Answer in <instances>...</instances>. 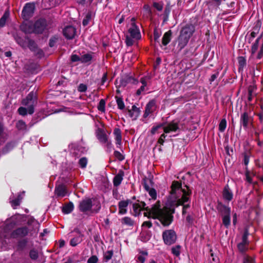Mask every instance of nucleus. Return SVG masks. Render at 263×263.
Masks as SVG:
<instances>
[{
	"label": "nucleus",
	"mask_w": 263,
	"mask_h": 263,
	"mask_svg": "<svg viewBox=\"0 0 263 263\" xmlns=\"http://www.w3.org/2000/svg\"><path fill=\"white\" fill-rule=\"evenodd\" d=\"M29 257L33 260H36L39 257L38 251L34 249H31L29 252Z\"/></svg>",
	"instance_id": "49"
},
{
	"label": "nucleus",
	"mask_w": 263,
	"mask_h": 263,
	"mask_svg": "<svg viewBox=\"0 0 263 263\" xmlns=\"http://www.w3.org/2000/svg\"><path fill=\"white\" fill-rule=\"evenodd\" d=\"M131 27L128 29V32L130 33V36L133 39H140L141 33L138 27L134 22L131 23Z\"/></svg>",
	"instance_id": "17"
},
{
	"label": "nucleus",
	"mask_w": 263,
	"mask_h": 263,
	"mask_svg": "<svg viewBox=\"0 0 263 263\" xmlns=\"http://www.w3.org/2000/svg\"><path fill=\"white\" fill-rule=\"evenodd\" d=\"M129 116L133 119V120L137 119L140 114V110L135 105L132 106L130 109H128Z\"/></svg>",
	"instance_id": "25"
},
{
	"label": "nucleus",
	"mask_w": 263,
	"mask_h": 263,
	"mask_svg": "<svg viewBox=\"0 0 263 263\" xmlns=\"http://www.w3.org/2000/svg\"><path fill=\"white\" fill-rule=\"evenodd\" d=\"M147 256V252L146 251H142L137 256V259L141 263H144L145 260V257Z\"/></svg>",
	"instance_id": "48"
},
{
	"label": "nucleus",
	"mask_w": 263,
	"mask_h": 263,
	"mask_svg": "<svg viewBox=\"0 0 263 263\" xmlns=\"http://www.w3.org/2000/svg\"><path fill=\"white\" fill-rule=\"evenodd\" d=\"M77 29L72 26L69 25L63 29V35L67 40L73 39L76 34Z\"/></svg>",
	"instance_id": "15"
},
{
	"label": "nucleus",
	"mask_w": 263,
	"mask_h": 263,
	"mask_svg": "<svg viewBox=\"0 0 263 263\" xmlns=\"http://www.w3.org/2000/svg\"><path fill=\"white\" fill-rule=\"evenodd\" d=\"M189 40L190 39L179 33V36L173 43H175L178 42V48L179 50H181L186 46Z\"/></svg>",
	"instance_id": "16"
},
{
	"label": "nucleus",
	"mask_w": 263,
	"mask_h": 263,
	"mask_svg": "<svg viewBox=\"0 0 263 263\" xmlns=\"http://www.w3.org/2000/svg\"><path fill=\"white\" fill-rule=\"evenodd\" d=\"M113 256V251H107L103 253V260L104 262H108Z\"/></svg>",
	"instance_id": "41"
},
{
	"label": "nucleus",
	"mask_w": 263,
	"mask_h": 263,
	"mask_svg": "<svg viewBox=\"0 0 263 263\" xmlns=\"http://www.w3.org/2000/svg\"><path fill=\"white\" fill-rule=\"evenodd\" d=\"M17 111L20 115L23 116H25L27 115V114L29 115H32L34 111V106L32 104L30 105L27 108L24 107H20Z\"/></svg>",
	"instance_id": "24"
},
{
	"label": "nucleus",
	"mask_w": 263,
	"mask_h": 263,
	"mask_svg": "<svg viewBox=\"0 0 263 263\" xmlns=\"http://www.w3.org/2000/svg\"><path fill=\"white\" fill-rule=\"evenodd\" d=\"M149 210L153 215V217L156 216L162 210V208H161L160 201L159 200L157 201L155 204H153L152 208H149Z\"/></svg>",
	"instance_id": "28"
},
{
	"label": "nucleus",
	"mask_w": 263,
	"mask_h": 263,
	"mask_svg": "<svg viewBox=\"0 0 263 263\" xmlns=\"http://www.w3.org/2000/svg\"><path fill=\"white\" fill-rule=\"evenodd\" d=\"M162 239L164 243L168 246L175 243L177 240V234L173 229L166 230L162 232Z\"/></svg>",
	"instance_id": "5"
},
{
	"label": "nucleus",
	"mask_w": 263,
	"mask_h": 263,
	"mask_svg": "<svg viewBox=\"0 0 263 263\" xmlns=\"http://www.w3.org/2000/svg\"><path fill=\"white\" fill-rule=\"evenodd\" d=\"M121 222L123 224L128 226H133L134 224V221L129 217H124L122 219Z\"/></svg>",
	"instance_id": "39"
},
{
	"label": "nucleus",
	"mask_w": 263,
	"mask_h": 263,
	"mask_svg": "<svg viewBox=\"0 0 263 263\" xmlns=\"http://www.w3.org/2000/svg\"><path fill=\"white\" fill-rule=\"evenodd\" d=\"M16 143L14 141L8 142L2 149V153L5 155L11 151L15 146Z\"/></svg>",
	"instance_id": "32"
},
{
	"label": "nucleus",
	"mask_w": 263,
	"mask_h": 263,
	"mask_svg": "<svg viewBox=\"0 0 263 263\" xmlns=\"http://www.w3.org/2000/svg\"><path fill=\"white\" fill-rule=\"evenodd\" d=\"M163 126V131L165 134H168L171 132H176L179 129L178 121L173 120L171 122L167 123Z\"/></svg>",
	"instance_id": "12"
},
{
	"label": "nucleus",
	"mask_w": 263,
	"mask_h": 263,
	"mask_svg": "<svg viewBox=\"0 0 263 263\" xmlns=\"http://www.w3.org/2000/svg\"><path fill=\"white\" fill-rule=\"evenodd\" d=\"M29 232V230L27 226L18 227L11 232L10 237L15 239L25 238Z\"/></svg>",
	"instance_id": "8"
},
{
	"label": "nucleus",
	"mask_w": 263,
	"mask_h": 263,
	"mask_svg": "<svg viewBox=\"0 0 263 263\" xmlns=\"http://www.w3.org/2000/svg\"><path fill=\"white\" fill-rule=\"evenodd\" d=\"M58 38L56 36H53L50 37L49 41V46L50 47H53L55 46V43L57 42Z\"/></svg>",
	"instance_id": "59"
},
{
	"label": "nucleus",
	"mask_w": 263,
	"mask_h": 263,
	"mask_svg": "<svg viewBox=\"0 0 263 263\" xmlns=\"http://www.w3.org/2000/svg\"><path fill=\"white\" fill-rule=\"evenodd\" d=\"M166 123L165 122H163V123H160L158 125H157L156 126H154L152 129H151V133L152 134V135H154L155 134V133H156L157 130L161 128V127H163V126L165 125Z\"/></svg>",
	"instance_id": "53"
},
{
	"label": "nucleus",
	"mask_w": 263,
	"mask_h": 263,
	"mask_svg": "<svg viewBox=\"0 0 263 263\" xmlns=\"http://www.w3.org/2000/svg\"><path fill=\"white\" fill-rule=\"evenodd\" d=\"M227 120L225 118L222 119L218 125V129L220 132H223L227 127Z\"/></svg>",
	"instance_id": "45"
},
{
	"label": "nucleus",
	"mask_w": 263,
	"mask_h": 263,
	"mask_svg": "<svg viewBox=\"0 0 263 263\" xmlns=\"http://www.w3.org/2000/svg\"><path fill=\"white\" fill-rule=\"evenodd\" d=\"M223 198L228 202L231 201L233 198V194L228 184H227L222 191Z\"/></svg>",
	"instance_id": "23"
},
{
	"label": "nucleus",
	"mask_w": 263,
	"mask_h": 263,
	"mask_svg": "<svg viewBox=\"0 0 263 263\" xmlns=\"http://www.w3.org/2000/svg\"><path fill=\"white\" fill-rule=\"evenodd\" d=\"M115 98L116 99L118 108L120 110L123 109L125 108V105L123 99L118 96H116Z\"/></svg>",
	"instance_id": "44"
},
{
	"label": "nucleus",
	"mask_w": 263,
	"mask_h": 263,
	"mask_svg": "<svg viewBox=\"0 0 263 263\" xmlns=\"http://www.w3.org/2000/svg\"><path fill=\"white\" fill-rule=\"evenodd\" d=\"M27 238L19 239L16 244V250L18 251H24L27 246Z\"/></svg>",
	"instance_id": "33"
},
{
	"label": "nucleus",
	"mask_w": 263,
	"mask_h": 263,
	"mask_svg": "<svg viewBox=\"0 0 263 263\" xmlns=\"http://www.w3.org/2000/svg\"><path fill=\"white\" fill-rule=\"evenodd\" d=\"M216 208L222 217V224L226 228H229L231 224V208L218 201Z\"/></svg>",
	"instance_id": "2"
},
{
	"label": "nucleus",
	"mask_w": 263,
	"mask_h": 263,
	"mask_svg": "<svg viewBox=\"0 0 263 263\" xmlns=\"http://www.w3.org/2000/svg\"><path fill=\"white\" fill-rule=\"evenodd\" d=\"M74 232L77 233L79 236L73 237L70 240V245L72 247H75L81 243L83 240L82 237L84 236L80 230L77 228L74 229Z\"/></svg>",
	"instance_id": "22"
},
{
	"label": "nucleus",
	"mask_w": 263,
	"mask_h": 263,
	"mask_svg": "<svg viewBox=\"0 0 263 263\" xmlns=\"http://www.w3.org/2000/svg\"><path fill=\"white\" fill-rule=\"evenodd\" d=\"M148 193V194L151 197L152 199L155 200L157 199V193L156 190L154 188L149 187L148 190H145Z\"/></svg>",
	"instance_id": "42"
},
{
	"label": "nucleus",
	"mask_w": 263,
	"mask_h": 263,
	"mask_svg": "<svg viewBox=\"0 0 263 263\" xmlns=\"http://www.w3.org/2000/svg\"><path fill=\"white\" fill-rule=\"evenodd\" d=\"M77 255H74L73 256L72 259L70 260L69 259L67 262H65V263H71L72 262H73L74 263H78L82 261H85L86 260L85 257L81 256L80 258V259H76V258L78 257Z\"/></svg>",
	"instance_id": "46"
},
{
	"label": "nucleus",
	"mask_w": 263,
	"mask_h": 263,
	"mask_svg": "<svg viewBox=\"0 0 263 263\" xmlns=\"http://www.w3.org/2000/svg\"><path fill=\"white\" fill-rule=\"evenodd\" d=\"M186 221L187 223V226L188 227H192L194 224V219L191 215H188L186 217Z\"/></svg>",
	"instance_id": "58"
},
{
	"label": "nucleus",
	"mask_w": 263,
	"mask_h": 263,
	"mask_svg": "<svg viewBox=\"0 0 263 263\" xmlns=\"http://www.w3.org/2000/svg\"><path fill=\"white\" fill-rule=\"evenodd\" d=\"M175 213L174 207L165 205L162 208V210L156 216L153 217V219H158L163 227H168L174 221L173 215Z\"/></svg>",
	"instance_id": "1"
},
{
	"label": "nucleus",
	"mask_w": 263,
	"mask_h": 263,
	"mask_svg": "<svg viewBox=\"0 0 263 263\" xmlns=\"http://www.w3.org/2000/svg\"><path fill=\"white\" fill-rule=\"evenodd\" d=\"M124 176V171L122 170H119L118 173L115 175L113 179V184L115 186L117 187L121 184Z\"/></svg>",
	"instance_id": "26"
},
{
	"label": "nucleus",
	"mask_w": 263,
	"mask_h": 263,
	"mask_svg": "<svg viewBox=\"0 0 263 263\" xmlns=\"http://www.w3.org/2000/svg\"><path fill=\"white\" fill-rule=\"evenodd\" d=\"M253 122V117L249 115L248 111H245L241 114L240 117V128L243 127V129H246L250 125H252Z\"/></svg>",
	"instance_id": "9"
},
{
	"label": "nucleus",
	"mask_w": 263,
	"mask_h": 263,
	"mask_svg": "<svg viewBox=\"0 0 263 263\" xmlns=\"http://www.w3.org/2000/svg\"><path fill=\"white\" fill-rule=\"evenodd\" d=\"M98 109L102 112H104L105 111V101L104 99H101L98 105Z\"/></svg>",
	"instance_id": "52"
},
{
	"label": "nucleus",
	"mask_w": 263,
	"mask_h": 263,
	"mask_svg": "<svg viewBox=\"0 0 263 263\" xmlns=\"http://www.w3.org/2000/svg\"><path fill=\"white\" fill-rule=\"evenodd\" d=\"M248 245H247L246 243H243L242 242H240L237 245V248L240 252H244L247 250V248L246 246Z\"/></svg>",
	"instance_id": "60"
},
{
	"label": "nucleus",
	"mask_w": 263,
	"mask_h": 263,
	"mask_svg": "<svg viewBox=\"0 0 263 263\" xmlns=\"http://www.w3.org/2000/svg\"><path fill=\"white\" fill-rule=\"evenodd\" d=\"M113 134L115 136L116 144L118 148H120L122 144V135L121 130L119 128H115L114 130Z\"/></svg>",
	"instance_id": "27"
},
{
	"label": "nucleus",
	"mask_w": 263,
	"mask_h": 263,
	"mask_svg": "<svg viewBox=\"0 0 263 263\" xmlns=\"http://www.w3.org/2000/svg\"><path fill=\"white\" fill-rule=\"evenodd\" d=\"M54 193L57 197H64L67 193V187L63 184H59L55 186Z\"/></svg>",
	"instance_id": "20"
},
{
	"label": "nucleus",
	"mask_w": 263,
	"mask_h": 263,
	"mask_svg": "<svg viewBox=\"0 0 263 263\" xmlns=\"http://www.w3.org/2000/svg\"><path fill=\"white\" fill-rule=\"evenodd\" d=\"M138 82L137 80L132 77H127L121 80V84L124 86L128 83L137 84Z\"/></svg>",
	"instance_id": "36"
},
{
	"label": "nucleus",
	"mask_w": 263,
	"mask_h": 263,
	"mask_svg": "<svg viewBox=\"0 0 263 263\" xmlns=\"http://www.w3.org/2000/svg\"><path fill=\"white\" fill-rule=\"evenodd\" d=\"M238 71L240 72V71H243L245 67L247 65V61L245 57L242 56H240L238 57Z\"/></svg>",
	"instance_id": "37"
},
{
	"label": "nucleus",
	"mask_w": 263,
	"mask_h": 263,
	"mask_svg": "<svg viewBox=\"0 0 263 263\" xmlns=\"http://www.w3.org/2000/svg\"><path fill=\"white\" fill-rule=\"evenodd\" d=\"M114 155L120 161H122L125 159L124 156L118 151H114Z\"/></svg>",
	"instance_id": "57"
},
{
	"label": "nucleus",
	"mask_w": 263,
	"mask_h": 263,
	"mask_svg": "<svg viewBox=\"0 0 263 263\" xmlns=\"http://www.w3.org/2000/svg\"><path fill=\"white\" fill-rule=\"evenodd\" d=\"M13 36L15 41L23 49H26L27 48V39L26 36L22 37L20 34L17 33H14Z\"/></svg>",
	"instance_id": "18"
},
{
	"label": "nucleus",
	"mask_w": 263,
	"mask_h": 263,
	"mask_svg": "<svg viewBox=\"0 0 263 263\" xmlns=\"http://www.w3.org/2000/svg\"><path fill=\"white\" fill-rule=\"evenodd\" d=\"M10 16L9 10L5 11L4 13L0 18V27L2 28L5 26L6 23Z\"/></svg>",
	"instance_id": "38"
},
{
	"label": "nucleus",
	"mask_w": 263,
	"mask_h": 263,
	"mask_svg": "<svg viewBox=\"0 0 263 263\" xmlns=\"http://www.w3.org/2000/svg\"><path fill=\"white\" fill-rule=\"evenodd\" d=\"M153 6L159 11H162L163 8L162 3L154 2Z\"/></svg>",
	"instance_id": "61"
},
{
	"label": "nucleus",
	"mask_w": 263,
	"mask_h": 263,
	"mask_svg": "<svg viewBox=\"0 0 263 263\" xmlns=\"http://www.w3.org/2000/svg\"><path fill=\"white\" fill-rule=\"evenodd\" d=\"M35 5L33 2H29L25 4L22 11V17L26 21L31 18L34 13Z\"/></svg>",
	"instance_id": "6"
},
{
	"label": "nucleus",
	"mask_w": 263,
	"mask_h": 263,
	"mask_svg": "<svg viewBox=\"0 0 263 263\" xmlns=\"http://www.w3.org/2000/svg\"><path fill=\"white\" fill-rule=\"evenodd\" d=\"M172 34L173 32L171 30H169L164 33L162 39V44L163 46L167 45L170 42L172 39Z\"/></svg>",
	"instance_id": "31"
},
{
	"label": "nucleus",
	"mask_w": 263,
	"mask_h": 263,
	"mask_svg": "<svg viewBox=\"0 0 263 263\" xmlns=\"http://www.w3.org/2000/svg\"><path fill=\"white\" fill-rule=\"evenodd\" d=\"M92 206V200L90 198H86L82 200L79 205L80 211L86 213L91 210Z\"/></svg>",
	"instance_id": "13"
},
{
	"label": "nucleus",
	"mask_w": 263,
	"mask_h": 263,
	"mask_svg": "<svg viewBox=\"0 0 263 263\" xmlns=\"http://www.w3.org/2000/svg\"><path fill=\"white\" fill-rule=\"evenodd\" d=\"M261 22L260 21V20H258L257 21H256L254 26L253 27V30L257 31V32H258L261 27Z\"/></svg>",
	"instance_id": "62"
},
{
	"label": "nucleus",
	"mask_w": 263,
	"mask_h": 263,
	"mask_svg": "<svg viewBox=\"0 0 263 263\" xmlns=\"http://www.w3.org/2000/svg\"><path fill=\"white\" fill-rule=\"evenodd\" d=\"M74 209V205L72 202L65 204L62 208V212L65 214H68L72 212Z\"/></svg>",
	"instance_id": "35"
},
{
	"label": "nucleus",
	"mask_w": 263,
	"mask_h": 263,
	"mask_svg": "<svg viewBox=\"0 0 263 263\" xmlns=\"http://www.w3.org/2000/svg\"><path fill=\"white\" fill-rule=\"evenodd\" d=\"M91 18V12L89 11L85 15L82 21V24L84 26H86Z\"/></svg>",
	"instance_id": "47"
},
{
	"label": "nucleus",
	"mask_w": 263,
	"mask_h": 263,
	"mask_svg": "<svg viewBox=\"0 0 263 263\" xmlns=\"http://www.w3.org/2000/svg\"><path fill=\"white\" fill-rule=\"evenodd\" d=\"M79 164L82 168H84L87 164V159L86 157H82L79 161Z\"/></svg>",
	"instance_id": "54"
},
{
	"label": "nucleus",
	"mask_w": 263,
	"mask_h": 263,
	"mask_svg": "<svg viewBox=\"0 0 263 263\" xmlns=\"http://www.w3.org/2000/svg\"><path fill=\"white\" fill-rule=\"evenodd\" d=\"M87 89V86L86 84L81 83L78 87V91L80 92H85Z\"/></svg>",
	"instance_id": "63"
},
{
	"label": "nucleus",
	"mask_w": 263,
	"mask_h": 263,
	"mask_svg": "<svg viewBox=\"0 0 263 263\" xmlns=\"http://www.w3.org/2000/svg\"><path fill=\"white\" fill-rule=\"evenodd\" d=\"M21 30L25 34L34 33L33 25L23 23L20 26Z\"/></svg>",
	"instance_id": "30"
},
{
	"label": "nucleus",
	"mask_w": 263,
	"mask_h": 263,
	"mask_svg": "<svg viewBox=\"0 0 263 263\" xmlns=\"http://www.w3.org/2000/svg\"><path fill=\"white\" fill-rule=\"evenodd\" d=\"M47 22L44 18H40L33 24L34 33L41 34L47 29Z\"/></svg>",
	"instance_id": "7"
},
{
	"label": "nucleus",
	"mask_w": 263,
	"mask_h": 263,
	"mask_svg": "<svg viewBox=\"0 0 263 263\" xmlns=\"http://www.w3.org/2000/svg\"><path fill=\"white\" fill-rule=\"evenodd\" d=\"M249 235V232L248 229H245L242 237V241L241 242H242L243 243H246L247 245H249V242L248 240V237Z\"/></svg>",
	"instance_id": "51"
},
{
	"label": "nucleus",
	"mask_w": 263,
	"mask_h": 263,
	"mask_svg": "<svg viewBox=\"0 0 263 263\" xmlns=\"http://www.w3.org/2000/svg\"><path fill=\"white\" fill-rule=\"evenodd\" d=\"M255 115L258 117L259 122L261 124H263V104L260 105V111L258 112L255 113Z\"/></svg>",
	"instance_id": "56"
},
{
	"label": "nucleus",
	"mask_w": 263,
	"mask_h": 263,
	"mask_svg": "<svg viewBox=\"0 0 263 263\" xmlns=\"http://www.w3.org/2000/svg\"><path fill=\"white\" fill-rule=\"evenodd\" d=\"M125 43L127 46H132L134 44V41L131 36L128 35H126Z\"/></svg>",
	"instance_id": "64"
},
{
	"label": "nucleus",
	"mask_w": 263,
	"mask_h": 263,
	"mask_svg": "<svg viewBox=\"0 0 263 263\" xmlns=\"http://www.w3.org/2000/svg\"><path fill=\"white\" fill-rule=\"evenodd\" d=\"M146 205V204L144 201L137 199L135 203H133V215L135 217L139 216L142 211H146V212L143 213L144 216L149 219H153V215L149 210V207Z\"/></svg>",
	"instance_id": "3"
},
{
	"label": "nucleus",
	"mask_w": 263,
	"mask_h": 263,
	"mask_svg": "<svg viewBox=\"0 0 263 263\" xmlns=\"http://www.w3.org/2000/svg\"><path fill=\"white\" fill-rule=\"evenodd\" d=\"M131 203L132 201L130 199L119 201L118 203L119 214L121 215L126 214L127 212L126 208L128 204Z\"/></svg>",
	"instance_id": "19"
},
{
	"label": "nucleus",
	"mask_w": 263,
	"mask_h": 263,
	"mask_svg": "<svg viewBox=\"0 0 263 263\" xmlns=\"http://www.w3.org/2000/svg\"><path fill=\"white\" fill-rule=\"evenodd\" d=\"M81 59L82 63H90L92 59V56L90 53H86L82 55Z\"/></svg>",
	"instance_id": "40"
},
{
	"label": "nucleus",
	"mask_w": 263,
	"mask_h": 263,
	"mask_svg": "<svg viewBox=\"0 0 263 263\" xmlns=\"http://www.w3.org/2000/svg\"><path fill=\"white\" fill-rule=\"evenodd\" d=\"M181 246L180 245L176 246L172 248V253L176 256L180 255Z\"/></svg>",
	"instance_id": "55"
},
{
	"label": "nucleus",
	"mask_w": 263,
	"mask_h": 263,
	"mask_svg": "<svg viewBox=\"0 0 263 263\" xmlns=\"http://www.w3.org/2000/svg\"><path fill=\"white\" fill-rule=\"evenodd\" d=\"M261 39V36L257 37L255 42L253 44L251 47V53L252 54H254L258 49L259 41Z\"/></svg>",
	"instance_id": "43"
},
{
	"label": "nucleus",
	"mask_w": 263,
	"mask_h": 263,
	"mask_svg": "<svg viewBox=\"0 0 263 263\" xmlns=\"http://www.w3.org/2000/svg\"><path fill=\"white\" fill-rule=\"evenodd\" d=\"M16 127L18 130H25L27 128V125L24 121L19 120L16 124Z\"/></svg>",
	"instance_id": "50"
},
{
	"label": "nucleus",
	"mask_w": 263,
	"mask_h": 263,
	"mask_svg": "<svg viewBox=\"0 0 263 263\" xmlns=\"http://www.w3.org/2000/svg\"><path fill=\"white\" fill-rule=\"evenodd\" d=\"M36 100L37 96L36 93L32 91L28 94L26 98L22 100V103L25 106H29L31 104L33 106L34 104L36 102Z\"/></svg>",
	"instance_id": "14"
},
{
	"label": "nucleus",
	"mask_w": 263,
	"mask_h": 263,
	"mask_svg": "<svg viewBox=\"0 0 263 263\" xmlns=\"http://www.w3.org/2000/svg\"><path fill=\"white\" fill-rule=\"evenodd\" d=\"M182 184L181 181L174 180L172 182L170 194L175 199L179 198V196L177 195V192L181 191L182 192V190L184 189H182Z\"/></svg>",
	"instance_id": "10"
},
{
	"label": "nucleus",
	"mask_w": 263,
	"mask_h": 263,
	"mask_svg": "<svg viewBox=\"0 0 263 263\" xmlns=\"http://www.w3.org/2000/svg\"><path fill=\"white\" fill-rule=\"evenodd\" d=\"M97 138L98 140L103 143L107 142L108 138L107 135L105 133L104 130L101 128L98 129L97 134Z\"/></svg>",
	"instance_id": "34"
},
{
	"label": "nucleus",
	"mask_w": 263,
	"mask_h": 263,
	"mask_svg": "<svg viewBox=\"0 0 263 263\" xmlns=\"http://www.w3.org/2000/svg\"><path fill=\"white\" fill-rule=\"evenodd\" d=\"M153 176L149 173L148 177L144 176L142 179V184L144 190H148L150 186L154 185Z\"/></svg>",
	"instance_id": "21"
},
{
	"label": "nucleus",
	"mask_w": 263,
	"mask_h": 263,
	"mask_svg": "<svg viewBox=\"0 0 263 263\" xmlns=\"http://www.w3.org/2000/svg\"><path fill=\"white\" fill-rule=\"evenodd\" d=\"M186 187L187 190L183 189L182 190L183 193L182 196L180 198L176 199L177 200L172 201L170 206L174 207H178L180 205H183L185 203L190 201V198L189 197L192 194V191L189 189V187L187 185H184Z\"/></svg>",
	"instance_id": "4"
},
{
	"label": "nucleus",
	"mask_w": 263,
	"mask_h": 263,
	"mask_svg": "<svg viewBox=\"0 0 263 263\" xmlns=\"http://www.w3.org/2000/svg\"><path fill=\"white\" fill-rule=\"evenodd\" d=\"M195 31V25L191 23H189L182 27L180 31V33L190 39Z\"/></svg>",
	"instance_id": "11"
},
{
	"label": "nucleus",
	"mask_w": 263,
	"mask_h": 263,
	"mask_svg": "<svg viewBox=\"0 0 263 263\" xmlns=\"http://www.w3.org/2000/svg\"><path fill=\"white\" fill-rule=\"evenodd\" d=\"M26 39L27 41V48H28L30 51L35 52L38 47L37 44L33 40L30 39L28 36H26Z\"/></svg>",
	"instance_id": "29"
}]
</instances>
